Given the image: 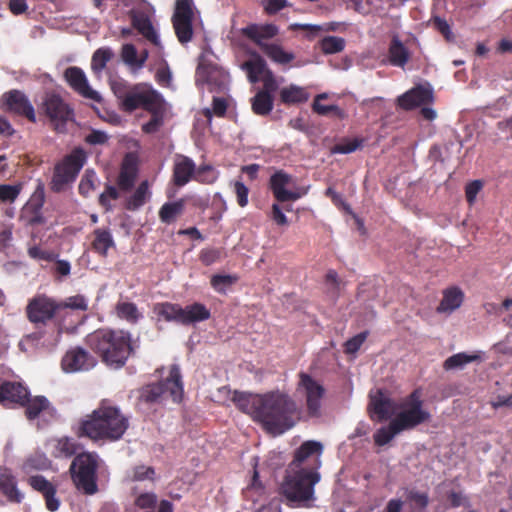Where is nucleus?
Wrapping results in <instances>:
<instances>
[{"label": "nucleus", "instance_id": "nucleus-3", "mask_svg": "<svg viewBox=\"0 0 512 512\" xmlns=\"http://www.w3.org/2000/svg\"><path fill=\"white\" fill-rule=\"evenodd\" d=\"M85 343L105 365L113 369L125 366L134 352L131 333L121 329H97L86 336Z\"/></svg>", "mask_w": 512, "mask_h": 512}, {"label": "nucleus", "instance_id": "nucleus-51", "mask_svg": "<svg viewBox=\"0 0 512 512\" xmlns=\"http://www.w3.org/2000/svg\"><path fill=\"white\" fill-rule=\"evenodd\" d=\"M121 58L123 62L131 67L140 69L145 64V59H139L137 49L133 44L127 43L122 46Z\"/></svg>", "mask_w": 512, "mask_h": 512}, {"label": "nucleus", "instance_id": "nucleus-59", "mask_svg": "<svg viewBox=\"0 0 512 512\" xmlns=\"http://www.w3.org/2000/svg\"><path fill=\"white\" fill-rule=\"evenodd\" d=\"M95 176L96 175L94 171L86 170L78 186L79 193L82 196L87 197L89 193L95 189Z\"/></svg>", "mask_w": 512, "mask_h": 512}, {"label": "nucleus", "instance_id": "nucleus-4", "mask_svg": "<svg viewBox=\"0 0 512 512\" xmlns=\"http://www.w3.org/2000/svg\"><path fill=\"white\" fill-rule=\"evenodd\" d=\"M316 467L295 468L288 466L280 485V494L290 507H308L315 500V485L320 481Z\"/></svg>", "mask_w": 512, "mask_h": 512}, {"label": "nucleus", "instance_id": "nucleus-33", "mask_svg": "<svg viewBox=\"0 0 512 512\" xmlns=\"http://www.w3.org/2000/svg\"><path fill=\"white\" fill-rule=\"evenodd\" d=\"M132 26L148 41L154 45L159 44V37L155 31L150 18L142 12L133 13L131 16Z\"/></svg>", "mask_w": 512, "mask_h": 512}, {"label": "nucleus", "instance_id": "nucleus-34", "mask_svg": "<svg viewBox=\"0 0 512 512\" xmlns=\"http://www.w3.org/2000/svg\"><path fill=\"white\" fill-rule=\"evenodd\" d=\"M92 250L101 257H107L108 250L115 247V241L109 229L97 228L93 232Z\"/></svg>", "mask_w": 512, "mask_h": 512}, {"label": "nucleus", "instance_id": "nucleus-42", "mask_svg": "<svg viewBox=\"0 0 512 512\" xmlns=\"http://www.w3.org/2000/svg\"><path fill=\"white\" fill-rule=\"evenodd\" d=\"M480 360L481 356L478 353L467 354L465 352H460L448 357L443 363V368L446 371L462 369L465 365Z\"/></svg>", "mask_w": 512, "mask_h": 512}, {"label": "nucleus", "instance_id": "nucleus-38", "mask_svg": "<svg viewBox=\"0 0 512 512\" xmlns=\"http://www.w3.org/2000/svg\"><path fill=\"white\" fill-rule=\"evenodd\" d=\"M185 203L183 198L164 203L158 213L160 221L164 224L175 222L184 213Z\"/></svg>", "mask_w": 512, "mask_h": 512}, {"label": "nucleus", "instance_id": "nucleus-7", "mask_svg": "<svg viewBox=\"0 0 512 512\" xmlns=\"http://www.w3.org/2000/svg\"><path fill=\"white\" fill-rule=\"evenodd\" d=\"M39 113L44 115L57 133H66L67 124L74 120V108L60 94L49 91L44 94L38 106Z\"/></svg>", "mask_w": 512, "mask_h": 512}, {"label": "nucleus", "instance_id": "nucleus-21", "mask_svg": "<svg viewBox=\"0 0 512 512\" xmlns=\"http://www.w3.org/2000/svg\"><path fill=\"white\" fill-rule=\"evenodd\" d=\"M29 390L19 382L3 381L0 383V404L5 407L23 406L27 402Z\"/></svg>", "mask_w": 512, "mask_h": 512}, {"label": "nucleus", "instance_id": "nucleus-22", "mask_svg": "<svg viewBox=\"0 0 512 512\" xmlns=\"http://www.w3.org/2000/svg\"><path fill=\"white\" fill-rule=\"evenodd\" d=\"M292 181L291 175L283 170L276 171L269 181L274 198L279 202L295 201L300 198L297 192L289 191L285 187Z\"/></svg>", "mask_w": 512, "mask_h": 512}, {"label": "nucleus", "instance_id": "nucleus-56", "mask_svg": "<svg viewBox=\"0 0 512 512\" xmlns=\"http://www.w3.org/2000/svg\"><path fill=\"white\" fill-rule=\"evenodd\" d=\"M238 281L234 275L215 274L210 279L212 288L218 293H225L226 289Z\"/></svg>", "mask_w": 512, "mask_h": 512}, {"label": "nucleus", "instance_id": "nucleus-40", "mask_svg": "<svg viewBox=\"0 0 512 512\" xmlns=\"http://www.w3.org/2000/svg\"><path fill=\"white\" fill-rule=\"evenodd\" d=\"M279 96L280 101L285 105L300 104L309 99L306 89L294 84L282 88Z\"/></svg>", "mask_w": 512, "mask_h": 512}, {"label": "nucleus", "instance_id": "nucleus-47", "mask_svg": "<svg viewBox=\"0 0 512 512\" xmlns=\"http://www.w3.org/2000/svg\"><path fill=\"white\" fill-rule=\"evenodd\" d=\"M114 57V52L109 47L97 49L91 59V70L94 74L100 75L107 63Z\"/></svg>", "mask_w": 512, "mask_h": 512}, {"label": "nucleus", "instance_id": "nucleus-43", "mask_svg": "<svg viewBox=\"0 0 512 512\" xmlns=\"http://www.w3.org/2000/svg\"><path fill=\"white\" fill-rule=\"evenodd\" d=\"M115 313L118 318L135 324L142 317L137 306L133 302L118 301L115 305Z\"/></svg>", "mask_w": 512, "mask_h": 512}, {"label": "nucleus", "instance_id": "nucleus-19", "mask_svg": "<svg viewBox=\"0 0 512 512\" xmlns=\"http://www.w3.org/2000/svg\"><path fill=\"white\" fill-rule=\"evenodd\" d=\"M97 364L96 358L82 347L68 350L61 360V367L67 373L88 371Z\"/></svg>", "mask_w": 512, "mask_h": 512}, {"label": "nucleus", "instance_id": "nucleus-41", "mask_svg": "<svg viewBox=\"0 0 512 512\" xmlns=\"http://www.w3.org/2000/svg\"><path fill=\"white\" fill-rule=\"evenodd\" d=\"M242 68L247 72L248 79L251 83H256L260 80V76L264 75L267 71L265 60L258 54H253V57L245 61Z\"/></svg>", "mask_w": 512, "mask_h": 512}, {"label": "nucleus", "instance_id": "nucleus-35", "mask_svg": "<svg viewBox=\"0 0 512 512\" xmlns=\"http://www.w3.org/2000/svg\"><path fill=\"white\" fill-rule=\"evenodd\" d=\"M410 59V53L401 40L394 36L388 49V60L392 66L404 68Z\"/></svg>", "mask_w": 512, "mask_h": 512}, {"label": "nucleus", "instance_id": "nucleus-54", "mask_svg": "<svg viewBox=\"0 0 512 512\" xmlns=\"http://www.w3.org/2000/svg\"><path fill=\"white\" fill-rule=\"evenodd\" d=\"M324 54H335L344 50L345 40L341 37L326 36L320 42Z\"/></svg>", "mask_w": 512, "mask_h": 512}, {"label": "nucleus", "instance_id": "nucleus-12", "mask_svg": "<svg viewBox=\"0 0 512 512\" xmlns=\"http://www.w3.org/2000/svg\"><path fill=\"white\" fill-rule=\"evenodd\" d=\"M196 12L193 0H176L171 21L181 44H187L193 38V21Z\"/></svg>", "mask_w": 512, "mask_h": 512}, {"label": "nucleus", "instance_id": "nucleus-20", "mask_svg": "<svg viewBox=\"0 0 512 512\" xmlns=\"http://www.w3.org/2000/svg\"><path fill=\"white\" fill-rule=\"evenodd\" d=\"M29 486L40 493L45 499L46 508L55 512L60 507V500L56 497L57 486L47 480L43 475H32L27 479Z\"/></svg>", "mask_w": 512, "mask_h": 512}, {"label": "nucleus", "instance_id": "nucleus-57", "mask_svg": "<svg viewBox=\"0 0 512 512\" xmlns=\"http://www.w3.org/2000/svg\"><path fill=\"white\" fill-rule=\"evenodd\" d=\"M406 501L413 504L416 509L424 510L429 504V496L426 492H420L415 489H406Z\"/></svg>", "mask_w": 512, "mask_h": 512}, {"label": "nucleus", "instance_id": "nucleus-1", "mask_svg": "<svg viewBox=\"0 0 512 512\" xmlns=\"http://www.w3.org/2000/svg\"><path fill=\"white\" fill-rule=\"evenodd\" d=\"M128 427V417L109 400H102L91 414L79 420L74 432L78 438L93 442H115L123 437Z\"/></svg>", "mask_w": 512, "mask_h": 512}, {"label": "nucleus", "instance_id": "nucleus-46", "mask_svg": "<svg viewBox=\"0 0 512 512\" xmlns=\"http://www.w3.org/2000/svg\"><path fill=\"white\" fill-rule=\"evenodd\" d=\"M402 430L392 419L388 426L379 428L373 435L375 445L382 447L388 444Z\"/></svg>", "mask_w": 512, "mask_h": 512}, {"label": "nucleus", "instance_id": "nucleus-58", "mask_svg": "<svg viewBox=\"0 0 512 512\" xmlns=\"http://www.w3.org/2000/svg\"><path fill=\"white\" fill-rule=\"evenodd\" d=\"M217 179L214 168L210 165H202L196 169L194 180L204 183L211 184Z\"/></svg>", "mask_w": 512, "mask_h": 512}, {"label": "nucleus", "instance_id": "nucleus-9", "mask_svg": "<svg viewBox=\"0 0 512 512\" xmlns=\"http://www.w3.org/2000/svg\"><path fill=\"white\" fill-rule=\"evenodd\" d=\"M86 158V153L82 148H75L65 156L54 167L50 189L56 193L64 191L69 184L75 181L86 162Z\"/></svg>", "mask_w": 512, "mask_h": 512}, {"label": "nucleus", "instance_id": "nucleus-5", "mask_svg": "<svg viewBox=\"0 0 512 512\" xmlns=\"http://www.w3.org/2000/svg\"><path fill=\"white\" fill-rule=\"evenodd\" d=\"M111 89L120 102L123 111L131 113L137 109L154 112L157 106L164 104L161 94L147 83L131 85L124 79L111 82Z\"/></svg>", "mask_w": 512, "mask_h": 512}, {"label": "nucleus", "instance_id": "nucleus-17", "mask_svg": "<svg viewBox=\"0 0 512 512\" xmlns=\"http://www.w3.org/2000/svg\"><path fill=\"white\" fill-rule=\"evenodd\" d=\"M398 405L383 389H377L369 395L368 413L373 421L383 422L395 414Z\"/></svg>", "mask_w": 512, "mask_h": 512}, {"label": "nucleus", "instance_id": "nucleus-30", "mask_svg": "<svg viewBox=\"0 0 512 512\" xmlns=\"http://www.w3.org/2000/svg\"><path fill=\"white\" fill-rule=\"evenodd\" d=\"M241 32L245 37L256 43L262 49V46L266 45L262 40L274 38L278 34V27L274 24H250L242 28Z\"/></svg>", "mask_w": 512, "mask_h": 512}, {"label": "nucleus", "instance_id": "nucleus-61", "mask_svg": "<svg viewBox=\"0 0 512 512\" xmlns=\"http://www.w3.org/2000/svg\"><path fill=\"white\" fill-rule=\"evenodd\" d=\"M222 251L218 248H205L200 251L199 259L205 266H210L219 261Z\"/></svg>", "mask_w": 512, "mask_h": 512}, {"label": "nucleus", "instance_id": "nucleus-44", "mask_svg": "<svg viewBox=\"0 0 512 512\" xmlns=\"http://www.w3.org/2000/svg\"><path fill=\"white\" fill-rule=\"evenodd\" d=\"M274 98L264 92H257L251 99L252 110L256 115L266 116L273 109Z\"/></svg>", "mask_w": 512, "mask_h": 512}, {"label": "nucleus", "instance_id": "nucleus-16", "mask_svg": "<svg viewBox=\"0 0 512 512\" xmlns=\"http://www.w3.org/2000/svg\"><path fill=\"white\" fill-rule=\"evenodd\" d=\"M64 80L69 87L82 98L100 103L101 95L94 90L87 79L85 72L78 66H70L63 73Z\"/></svg>", "mask_w": 512, "mask_h": 512}, {"label": "nucleus", "instance_id": "nucleus-2", "mask_svg": "<svg viewBox=\"0 0 512 512\" xmlns=\"http://www.w3.org/2000/svg\"><path fill=\"white\" fill-rule=\"evenodd\" d=\"M302 411L292 397L280 390L262 394L258 423L274 436L293 428L301 420Z\"/></svg>", "mask_w": 512, "mask_h": 512}, {"label": "nucleus", "instance_id": "nucleus-28", "mask_svg": "<svg viewBox=\"0 0 512 512\" xmlns=\"http://www.w3.org/2000/svg\"><path fill=\"white\" fill-rule=\"evenodd\" d=\"M232 401L239 410L251 415L254 421H258V414L262 403V394H250L235 391Z\"/></svg>", "mask_w": 512, "mask_h": 512}, {"label": "nucleus", "instance_id": "nucleus-62", "mask_svg": "<svg viewBox=\"0 0 512 512\" xmlns=\"http://www.w3.org/2000/svg\"><path fill=\"white\" fill-rule=\"evenodd\" d=\"M155 476V470L153 467L139 465L133 469V475L131 479L133 481H143L146 479L153 480Z\"/></svg>", "mask_w": 512, "mask_h": 512}, {"label": "nucleus", "instance_id": "nucleus-18", "mask_svg": "<svg viewBox=\"0 0 512 512\" xmlns=\"http://www.w3.org/2000/svg\"><path fill=\"white\" fill-rule=\"evenodd\" d=\"M1 107L10 113L27 118L30 122H36V113L28 97L20 90H11L3 94Z\"/></svg>", "mask_w": 512, "mask_h": 512}, {"label": "nucleus", "instance_id": "nucleus-36", "mask_svg": "<svg viewBox=\"0 0 512 512\" xmlns=\"http://www.w3.org/2000/svg\"><path fill=\"white\" fill-rule=\"evenodd\" d=\"M152 311L157 316L158 320L181 324L182 306L179 304L171 302L155 303Z\"/></svg>", "mask_w": 512, "mask_h": 512}, {"label": "nucleus", "instance_id": "nucleus-64", "mask_svg": "<svg viewBox=\"0 0 512 512\" xmlns=\"http://www.w3.org/2000/svg\"><path fill=\"white\" fill-rule=\"evenodd\" d=\"M263 88L259 92H264L268 95H272L278 89L277 81L270 70H267L262 77Z\"/></svg>", "mask_w": 512, "mask_h": 512}, {"label": "nucleus", "instance_id": "nucleus-49", "mask_svg": "<svg viewBox=\"0 0 512 512\" xmlns=\"http://www.w3.org/2000/svg\"><path fill=\"white\" fill-rule=\"evenodd\" d=\"M262 51L274 62L279 64H287L294 59L292 53L286 52L280 45L266 44L262 46Z\"/></svg>", "mask_w": 512, "mask_h": 512}, {"label": "nucleus", "instance_id": "nucleus-24", "mask_svg": "<svg viewBox=\"0 0 512 512\" xmlns=\"http://www.w3.org/2000/svg\"><path fill=\"white\" fill-rule=\"evenodd\" d=\"M432 101V90L429 87L418 85L401 95L398 98V105L405 110H411L418 106L429 104Z\"/></svg>", "mask_w": 512, "mask_h": 512}, {"label": "nucleus", "instance_id": "nucleus-23", "mask_svg": "<svg viewBox=\"0 0 512 512\" xmlns=\"http://www.w3.org/2000/svg\"><path fill=\"white\" fill-rule=\"evenodd\" d=\"M196 169V164L191 158L182 154H177L173 163V183L177 187L185 186L194 179Z\"/></svg>", "mask_w": 512, "mask_h": 512}, {"label": "nucleus", "instance_id": "nucleus-55", "mask_svg": "<svg viewBox=\"0 0 512 512\" xmlns=\"http://www.w3.org/2000/svg\"><path fill=\"white\" fill-rule=\"evenodd\" d=\"M156 108L157 109L154 110V112H149L151 114V119L142 126L143 132L147 134L157 132L163 125L164 104H160Z\"/></svg>", "mask_w": 512, "mask_h": 512}, {"label": "nucleus", "instance_id": "nucleus-14", "mask_svg": "<svg viewBox=\"0 0 512 512\" xmlns=\"http://www.w3.org/2000/svg\"><path fill=\"white\" fill-rule=\"evenodd\" d=\"M55 298L46 294H38L32 297L25 308L26 317L34 325H46L55 318L57 309Z\"/></svg>", "mask_w": 512, "mask_h": 512}, {"label": "nucleus", "instance_id": "nucleus-60", "mask_svg": "<svg viewBox=\"0 0 512 512\" xmlns=\"http://www.w3.org/2000/svg\"><path fill=\"white\" fill-rule=\"evenodd\" d=\"M368 336V332L364 331L361 332L354 337L348 339L344 344V351L347 354H354L356 353L362 344L365 342L366 338Z\"/></svg>", "mask_w": 512, "mask_h": 512}, {"label": "nucleus", "instance_id": "nucleus-31", "mask_svg": "<svg viewBox=\"0 0 512 512\" xmlns=\"http://www.w3.org/2000/svg\"><path fill=\"white\" fill-rule=\"evenodd\" d=\"M25 416L28 420H35L41 413L53 416L56 412L51 403L45 396H35L33 398L27 396V402H24Z\"/></svg>", "mask_w": 512, "mask_h": 512}, {"label": "nucleus", "instance_id": "nucleus-13", "mask_svg": "<svg viewBox=\"0 0 512 512\" xmlns=\"http://www.w3.org/2000/svg\"><path fill=\"white\" fill-rule=\"evenodd\" d=\"M298 378L296 391L305 399L307 415L311 418L320 417L321 402L325 395V388L305 372H300Z\"/></svg>", "mask_w": 512, "mask_h": 512}, {"label": "nucleus", "instance_id": "nucleus-8", "mask_svg": "<svg viewBox=\"0 0 512 512\" xmlns=\"http://www.w3.org/2000/svg\"><path fill=\"white\" fill-rule=\"evenodd\" d=\"M400 412L393 419L402 431L411 430L430 421L431 414L424 408L422 392L413 390L399 403Z\"/></svg>", "mask_w": 512, "mask_h": 512}, {"label": "nucleus", "instance_id": "nucleus-37", "mask_svg": "<svg viewBox=\"0 0 512 512\" xmlns=\"http://www.w3.org/2000/svg\"><path fill=\"white\" fill-rule=\"evenodd\" d=\"M464 300V293L458 287H451L443 292V298L437 307L439 313L452 312L458 309Z\"/></svg>", "mask_w": 512, "mask_h": 512}, {"label": "nucleus", "instance_id": "nucleus-26", "mask_svg": "<svg viewBox=\"0 0 512 512\" xmlns=\"http://www.w3.org/2000/svg\"><path fill=\"white\" fill-rule=\"evenodd\" d=\"M323 446L320 442L308 440L301 444V446L296 449L294 453V458L291 463L288 465L295 468H306L304 464L308 459L315 457L316 468L320 465L319 457L322 453Z\"/></svg>", "mask_w": 512, "mask_h": 512}, {"label": "nucleus", "instance_id": "nucleus-27", "mask_svg": "<svg viewBox=\"0 0 512 512\" xmlns=\"http://www.w3.org/2000/svg\"><path fill=\"white\" fill-rule=\"evenodd\" d=\"M138 173L137 158L132 154H127L121 165L117 185L122 191H129L133 188Z\"/></svg>", "mask_w": 512, "mask_h": 512}, {"label": "nucleus", "instance_id": "nucleus-29", "mask_svg": "<svg viewBox=\"0 0 512 512\" xmlns=\"http://www.w3.org/2000/svg\"><path fill=\"white\" fill-rule=\"evenodd\" d=\"M48 446L54 458L65 459L76 456L77 452L82 448L74 438L68 436L53 438L48 442Z\"/></svg>", "mask_w": 512, "mask_h": 512}, {"label": "nucleus", "instance_id": "nucleus-52", "mask_svg": "<svg viewBox=\"0 0 512 512\" xmlns=\"http://www.w3.org/2000/svg\"><path fill=\"white\" fill-rule=\"evenodd\" d=\"M363 138L343 139L331 148L333 154H349L363 146Z\"/></svg>", "mask_w": 512, "mask_h": 512}, {"label": "nucleus", "instance_id": "nucleus-45", "mask_svg": "<svg viewBox=\"0 0 512 512\" xmlns=\"http://www.w3.org/2000/svg\"><path fill=\"white\" fill-rule=\"evenodd\" d=\"M50 460L43 453H34L25 459L21 469L25 474H30L34 471L46 470L50 467Z\"/></svg>", "mask_w": 512, "mask_h": 512}, {"label": "nucleus", "instance_id": "nucleus-39", "mask_svg": "<svg viewBox=\"0 0 512 512\" xmlns=\"http://www.w3.org/2000/svg\"><path fill=\"white\" fill-rule=\"evenodd\" d=\"M224 74L215 66L200 64L196 69V82L214 86H221Z\"/></svg>", "mask_w": 512, "mask_h": 512}, {"label": "nucleus", "instance_id": "nucleus-15", "mask_svg": "<svg viewBox=\"0 0 512 512\" xmlns=\"http://www.w3.org/2000/svg\"><path fill=\"white\" fill-rule=\"evenodd\" d=\"M44 203L45 187L42 182H39L20 211V221L30 227L44 225L46 223V218L43 214Z\"/></svg>", "mask_w": 512, "mask_h": 512}, {"label": "nucleus", "instance_id": "nucleus-50", "mask_svg": "<svg viewBox=\"0 0 512 512\" xmlns=\"http://www.w3.org/2000/svg\"><path fill=\"white\" fill-rule=\"evenodd\" d=\"M148 195V182L143 181L139 184L135 192L127 200L128 210H136L144 205Z\"/></svg>", "mask_w": 512, "mask_h": 512}, {"label": "nucleus", "instance_id": "nucleus-11", "mask_svg": "<svg viewBox=\"0 0 512 512\" xmlns=\"http://www.w3.org/2000/svg\"><path fill=\"white\" fill-rule=\"evenodd\" d=\"M169 393L174 402H179L183 396L181 372L177 365H172L169 376L158 383L149 384L141 391V399L147 403H154Z\"/></svg>", "mask_w": 512, "mask_h": 512}, {"label": "nucleus", "instance_id": "nucleus-53", "mask_svg": "<svg viewBox=\"0 0 512 512\" xmlns=\"http://www.w3.org/2000/svg\"><path fill=\"white\" fill-rule=\"evenodd\" d=\"M23 185L21 183L10 185L0 184V202L4 204H13L19 197Z\"/></svg>", "mask_w": 512, "mask_h": 512}, {"label": "nucleus", "instance_id": "nucleus-48", "mask_svg": "<svg viewBox=\"0 0 512 512\" xmlns=\"http://www.w3.org/2000/svg\"><path fill=\"white\" fill-rule=\"evenodd\" d=\"M325 98H327V94H325V93L319 94L315 97L313 104H312L313 111L321 116H328V115L332 114L336 118L343 119L346 116V114H345V111L343 109H341L339 106L323 105L320 103V100L325 99Z\"/></svg>", "mask_w": 512, "mask_h": 512}, {"label": "nucleus", "instance_id": "nucleus-63", "mask_svg": "<svg viewBox=\"0 0 512 512\" xmlns=\"http://www.w3.org/2000/svg\"><path fill=\"white\" fill-rule=\"evenodd\" d=\"M157 503V495L153 492L141 493L135 499V505L140 509L154 508Z\"/></svg>", "mask_w": 512, "mask_h": 512}, {"label": "nucleus", "instance_id": "nucleus-32", "mask_svg": "<svg viewBox=\"0 0 512 512\" xmlns=\"http://www.w3.org/2000/svg\"><path fill=\"white\" fill-rule=\"evenodd\" d=\"M211 317L210 310L202 303L194 302L182 307L181 324L191 325L197 322L206 321Z\"/></svg>", "mask_w": 512, "mask_h": 512}, {"label": "nucleus", "instance_id": "nucleus-25", "mask_svg": "<svg viewBox=\"0 0 512 512\" xmlns=\"http://www.w3.org/2000/svg\"><path fill=\"white\" fill-rule=\"evenodd\" d=\"M0 492L13 504H20L25 498V494L18 487L16 476L8 468L0 470Z\"/></svg>", "mask_w": 512, "mask_h": 512}, {"label": "nucleus", "instance_id": "nucleus-10", "mask_svg": "<svg viewBox=\"0 0 512 512\" xmlns=\"http://www.w3.org/2000/svg\"><path fill=\"white\" fill-rule=\"evenodd\" d=\"M89 309L88 299L81 294L70 296L57 301V309L53 322L56 324L58 334L72 333L81 323L80 316L75 311L85 312Z\"/></svg>", "mask_w": 512, "mask_h": 512}, {"label": "nucleus", "instance_id": "nucleus-6", "mask_svg": "<svg viewBox=\"0 0 512 512\" xmlns=\"http://www.w3.org/2000/svg\"><path fill=\"white\" fill-rule=\"evenodd\" d=\"M99 456L95 452H81L77 454L69 467L71 479L75 487L86 495H93L98 491L97 471Z\"/></svg>", "mask_w": 512, "mask_h": 512}]
</instances>
